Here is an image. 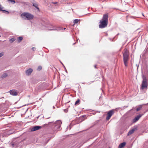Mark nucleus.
Instances as JSON below:
<instances>
[{
    "instance_id": "b1692460",
    "label": "nucleus",
    "mask_w": 148,
    "mask_h": 148,
    "mask_svg": "<svg viewBox=\"0 0 148 148\" xmlns=\"http://www.w3.org/2000/svg\"><path fill=\"white\" fill-rule=\"evenodd\" d=\"M57 2H53L52 3L54 4H57Z\"/></svg>"
},
{
    "instance_id": "bb28decb",
    "label": "nucleus",
    "mask_w": 148,
    "mask_h": 148,
    "mask_svg": "<svg viewBox=\"0 0 148 148\" xmlns=\"http://www.w3.org/2000/svg\"><path fill=\"white\" fill-rule=\"evenodd\" d=\"M1 37V36H0V37Z\"/></svg>"
},
{
    "instance_id": "9d476101",
    "label": "nucleus",
    "mask_w": 148,
    "mask_h": 148,
    "mask_svg": "<svg viewBox=\"0 0 148 148\" xmlns=\"http://www.w3.org/2000/svg\"><path fill=\"white\" fill-rule=\"evenodd\" d=\"M41 128L40 126H35L32 128L31 129L32 131H34L40 129Z\"/></svg>"
},
{
    "instance_id": "423d86ee",
    "label": "nucleus",
    "mask_w": 148,
    "mask_h": 148,
    "mask_svg": "<svg viewBox=\"0 0 148 148\" xmlns=\"http://www.w3.org/2000/svg\"><path fill=\"white\" fill-rule=\"evenodd\" d=\"M62 123L60 121H56V127L57 129V130H60V128Z\"/></svg>"
},
{
    "instance_id": "412c9836",
    "label": "nucleus",
    "mask_w": 148,
    "mask_h": 148,
    "mask_svg": "<svg viewBox=\"0 0 148 148\" xmlns=\"http://www.w3.org/2000/svg\"><path fill=\"white\" fill-rule=\"evenodd\" d=\"M7 76V75L6 73H4L3 74V75H2V77H6V76Z\"/></svg>"
},
{
    "instance_id": "a211bd4d",
    "label": "nucleus",
    "mask_w": 148,
    "mask_h": 148,
    "mask_svg": "<svg viewBox=\"0 0 148 148\" xmlns=\"http://www.w3.org/2000/svg\"><path fill=\"white\" fill-rule=\"evenodd\" d=\"M80 21V20H79L78 19H75L74 21V24H75L76 23H77L78 22Z\"/></svg>"
},
{
    "instance_id": "f3484780",
    "label": "nucleus",
    "mask_w": 148,
    "mask_h": 148,
    "mask_svg": "<svg viewBox=\"0 0 148 148\" xmlns=\"http://www.w3.org/2000/svg\"><path fill=\"white\" fill-rule=\"evenodd\" d=\"M142 108V106L141 105L137 106L136 109V110L137 111H138L139 110H140Z\"/></svg>"
},
{
    "instance_id": "4be33fe9",
    "label": "nucleus",
    "mask_w": 148,
    "mask_h": 148,
    "mask_svg": "<svg viewBox=\"0 0 148 148\" xmlns=\"http://www.w3.org/2000/svg\"><path fill=\"white\" fill-rule=\"evenodd\" d=\"M3 52H2L0 53V57L3 56L4 54Z\"/></svg>"
},
{
    "instance_id": "6e6552de",
    "label": "nucleus",
    "mask_w": 148,
    "mask_h": 148,
    "mask_svg": "<svg viewBox=\"0 0 148 148\" xmlns=\"http://www.w3.org/2000/svg\"><path fill=\"white\" fill-rule=\"evenodd\" d=\"M137 130V127H134L130 130L128 132L127 134V136H130L133 134L134 132Z\"/></svg>"
},
{
    "instance_id": "393cba45",
    "label": "nucleus",
    "mask_w": 148,
    "mask_h": 148,
    "mask_svg": "<svg viewBox=\"0 0 148 148\" xmlns=\"http://www.w3.org/2000/svg\"><path fill=\"white\" fill-rule=\"evenodd\" d=\"M35 49H35V48H34V47H33V48H32V49L33 50H34H34H35Z\"/></svg>"
},
{
    "instance_id": "aec40b11",
    "label": "nucleus",
    "mask_w": 148,
    "mask_h": 148,
    "mask_svg": "<svg viewBox=\"0 0 148 148\" xmlns=\"http://www.w3.org/2000/svg\"><path fill=\"white\" fill-rule=\"evenodd\" d=\"M8 1H10L11 3H16L15 1L14 0H8Z\"/></svg>"
},
{
    "instance_id": "0eeeda50",
    "label": "nucleus",
    "mask_w": 148,
    "mask_h": 148,
    "mask_svg": "<svg viewBox=\"0 0 148 148\" xmlns=\"http://www.w3.org/2000/svg\"><path fill=\"white\" fill-rule=\"evenodd\" d=\"M143 114H140L137 116L133 120L132 122L134 123L137 121Z\"/></svg>"
},
{
    "instance_id": "f8f14e48",
    "label": "nucleus",
    "mask_w": 148,
    "mask_h": 148,
    "mask_svg": "<svg viewBox=\"0 0 148 148\" xmlns=\"http://www.w3.org/2000/svg\"><path fill=\"white\" fill-rule=\"evenodd\" d=\"M126 143L125 142H123L120 144L118 147L119 148H122L125 145Z\"/></svg>"
},
{
    "instance_id": "7ed1b4c3",
    "label": "nucleus",
    "mask_w": 148,
    "mask_h": 148,
    "mask_svg": "<svg viewBox=\"0 0 148 148\" xmlns=\"http://www.w3.org/2000/svg\"><path fill=\"white\" fill-rule=\"evenodd\" d=\"M22 18L25 17V19L30 20L32 19L34 17V15L29 13L24 12L21 15Z\"/></svg>"
},
{
    "instance_id": "4468645a",
    "label": "nucleus",
    "mask_w": 148,
    "mask_h": 148,
    "mask_svg": "<svg viewBox=\"0 0 148 148\" xmlns=\"http://www.w3.org/2000/svg\"><path fill=\"white\" fill-rule=\"evenodd\" d=\"M33 5L34 7H35L38 10V11L39 10V8L38 7V5L37 3H33Z\"/></svg>"
},
{
    "instance_id": "ddd939ff",
    "label": "nucleus",
    "mask_w": 148,
    "mask_h": 148,
    "mask_svg": "<svg viewBox=\"0 0 148 148\" xmlns=\"http://www.w3.org/2000/svg\"><path fill=\"white\" fill-rule=\"evenodd\" d=\"M3 8L1 6V5H0V11H3L4 13L7 12V14H9V13L8 11L3 10L2 9Z\"/></svg>"
},
{
    "instance_id": "cd10ccee",
    "label": "nucleus",
    "mask_w": 148,
    "mask_h": 148,
    "mask_svg": "<svg viewBox=\"0 0 148 148\" xmlns=\"http://www.w3.org/2000/svg\"><path fill=\"white\" fill-rule=\"evenodd\" d=\"M109 148H110L109 147Z\"/></svg>"
},
{
    "instance_id": "1a4fd4ad",
    "label": "nucleus",
    "mask_w": 148,
    "mask_h": 148,
    "mask_svg": "<svg viewBox=\"0 0 148 148\" xmlns=\"http://www.w3.org/2000/svg\"><path fill=\"white\" fill-rule=\"evenodd\" d=\"M10 94L14 96H16L17 95L18 92L17 91L15 90H12L9 91Z\"/></svg>"
},
{
    "instance_id": "f03ea898",
    "label": "nucleus",
    "mask_w": 148,
    "mask_h": 148,
    "mask_svg": "<svg viewBox=\"0 0 148 148\" xmlns=\"http://www.w3.org/2000/svg\"><path fill=\"white\" fill-rule=\"evenodd\" d=\"M123 56L124 63L125 66L126 67L127 66L129 56V52L127 48H125L123 50Z\"/></svg>"
},
{
    "instance_id": "f257e3e1",
    "label": "nucleus",
    "mask_w": 148,
    "mask_h": 148,
    "mask_svg": "<svg viewBox=\"0 0 148 148\" xmlns=\"http://www.w3.org/2000/svg\"><path fill=\"white\" fill-rule=\"evenodd\" d=\"M108 16L107 14L103 15L102 19L100 21L99 27L100 28H103L107 27L108 23Z\"/></svg>"
},
{
    "instance_id": "a878e982",
    "label": "nucleus",
    "mask_w": 148,
    "mask_h": 148,
    "mask_svg": "<svg viewBox=\"0 0 148 148\" xmlns=\"http://www.w3.org/2000/svg\"><path fill=\"white\" fill-rule=\"evenodd\" d=\"M94 67H95V68H96V65H95V66H94Z\"/></svg>"
},
{
    "instance_id": "9b49d317",
    "label": "nucleus",
    "mask_w": 148,
    "mask_h": 148,
    "mask_svg": "<svg viewBox=\"0 0 148 148\" xmlns=\"http://www.w3.org/2000/svg\"><path fill=\"white\" fill-rule=\"evenodd\" d=\"M32 71V69H29L26 71V74L27 75H29Z\"/></svg>"
},
{
    "instance_id": "39448f33",
    "label": "nucleus",
    "mask_w": 148,
    "mask_h": 148,
    "mask_svg": "<svg viewBox=\"0 0 148 148\" xmlns=\"http://www.w3.org/2000/svg\"><path fill=\"white\" fill-rule=\"evenodd\" d=\"M147 87V79L145 78H144L142 82L141 86V88L143 90L144 88H146Z\"/></svg>"
},
{
    "instance_id": "5701e85b",
    "label": "nucleus",
    "mask_w": 148,
    "mask_h": 148,
    "mask_svg": "<svg viewBox=\"0 0 148 148\" xmlns=\"http://www.w3.org/2000/svg\"><path fill=\"white\" fill-rule=\"evenodd\" d=\"M42 69V67L40 66H39L38 67V69L39 70H40Z\"/></svg>"
},
{
    "instance_id": "2eb2a0df",
    "label": "nucleus",
    "mask_w": 148,
    "mask_h": 148,
    "mask_svg": "<svg viewBox=\"0 0 148 148\" xmlns=\"http://www.w3.org/2000/svg\"><path fill=\"white\" fill-rule=\"evenodd\" d=\"M23 38L22 37H19L17 38V40L18 42H20L23 40Z\"/></svg>"
},
{
    "instance_id": "20e7f679",
    "label": "nucleus",
    "mask_w": 148,
    "mask_h": 148,
    "mask_svg": "<svg viewBox=\"0 0 148 148\" xmlns=\"http://www.w3.org/2000/svg\"><path fill=\"white\" fill-rule=\"evenodd\" d=\"M114 110H112L109 111L107 114L106 119L107 120H109L110 118L114 114Z\"/></svg>"
},
{
    "instance_id": "dca6fc26",
    "label": "nucleus",
    "mask_w": 148,
    "mask_h": 148,
    "mask_svg": "<svg viewBox=\"0 0 148 148\" xmlns=\"http://www.w3.org/2000/svg\"><path fill=\"white\" fill-rule=\"evenodd\" d=\"M80 100L79 99H78L75 103V105H79L80 103Z\"/></svg>"
},
{
    "instance_id": "6ab92c4d",
    "label": "nucleus",
    "mask_w": 148,
    "mask_h": 148,
    "mask_svg": "<svg viewBox=\"0 0 148 148\" xmlns=\"http://www.w3.org/2000/svg\"><path fill=\"white\" fill-rule=\"evenodd\" d=\"M15 40V38H11L10 40V41L11 42H13Z\"/></svg>"
}]
</instances>
